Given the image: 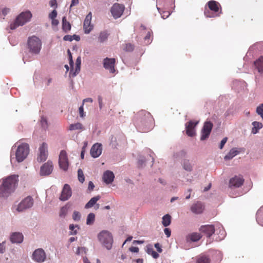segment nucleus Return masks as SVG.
I'll return each instance as SVG.
<instances>
[{"label":"nucleus","instance_id":"1","mask_svg":"<svg viewBox=\"0 0 263 263\" xmlns=\"http://www.w3.org/2000/svg\"><path fill=\"white\" fill-rule=\"evenodd\" d=\"M154 120L149 112L141 110L136 116L135 122L137 129L141 132H147L153 127Z\"/></svg>","mask_w":263,"mask_h":263},{"label":"nucleus","instance_id":"2","mask_svg":"<svg viewBox=\"0 0 263 263\" xmlns=\"http://www.w3.org/2000/svg\"><path fill=\"white\" fill-rule=\"evenodd\" d=\"M18 175H13L3 179L0 181V197L8 198L14 192L18 182Z\"/></svg>","mask_w":263,"mask_h":263},{"label":"nucleus","instance_id":"3","mask_svg":"<svg viewBox=\"0 0 263 263\" xmlns=\"http://www.w3.org/2000/svg\"><path fill=\"white\" fill-rule=\"evenodd\" d=\"M18 143L14 144L12 147L11 151H13L14 149L17 147L15 150V159L18 162H23L27 157L29 152V146L27 143H21L17 146Z\"/></svg>","mask_w":263,"mask_h":263},{"label":"nucleus","instance_id":"4","mask_svg":"<svg viewBox=\"0 0 263 263\" xmlns=\"http://www.w3.org/2000/svg\"><path fill=\"white\" fill-rule=\"evenodd\" d=\"M97 238L101 245L107 250H110L114 242L112 234L107 230H102L97 235Z\"/></svg>","mask_w":263,"mask_h":263},{"label":"nucleus","instance_id":"5","mask_svg":"<svg viewBox=\"0 0 263 263\" xmlns=\"http://www.w3.org/2000/svg\"><path fill=\"white\" fill-rule=\"evenodd\" d=\"M32 17V14L29 11L22 12L15 19L13 23L10 25V28L12 30L15 29L17 27L23 26L26 23L30 21Z\"/></svg>","mask_w":263,"mask_h":263},{"label":"nucleus","instance_id":"6","mask_svg":"<svg viewBox=\"0 0 263 263\" xmlns=\"http://www.w3.org/2000/svg\"><path fill=\"white\" fill-rule=\"evenodd\" d=\"M27 45L31 53L38 54L41 50L42 44L38 37L32 36L28 38Z\"/></svg>","mask_w":263,"mask_h":263},{"label":"nucleus","instance_id":"7","mask_svg":"<svg viewBox=\"0 0 263 263\" xmlns=\"http://www.w3.org/2000/svg\"><path fill=\"white\" fill-rule=\"evenodd\" d=\"M34 203L33 199L30 196H27L24 199L17 205L12 207V210L14 212L15 211L17 212H22L28 209L31 208Z\"/></svg>","mask_w":263,"mask_h":263},{"label":"nucleus","instance_id":"8","mask_svg":"<svg viewBox=\"0 0 263 263\" xmlns=\"http://www.w3.org/2000/svg\"><path fill=\"white\" fill-rule=\"evenodd\" d=\"M125 7L123 5L115 3L111 8L110 12L115 19H117L121 16L124 11Z\"/></svg>","mask_w":263,"mask_h":263},{"label":"nucleus","instance_id":"9","mask_svg":"<svg viewBox=\"0 0 263 263\" xmlns=\"http://www.w3.org/2000/svg\"><path fill=\"white\" fill-rule=\"evenodd\" d=\"M59 163L60 168L66 171L68 168L69 163L66 151H61L59 155Z\"/></svg>","mask_w":263,"mask_h":263},{"label":"nucleus","instance_id":"10","mask_svg":"<svg viewBox=\"0 0 263 263\" xmlns=\"http://www.w3.org/2000/svg\"><path fill=\"white\" fill-rule=\"evenodd\" d=\"M48 157V145L43 142L39 147V155L37 160L39 162L46 161Z\"/></svg>","mask_w":263,"mask_h":263},{"label":"nucleus","instance_id":"11","mask_svg":"<svg viewBox=\"0 0 263 263\" xmlns=\"http://www.w3.org/2000/svg\"><path fill=\"white\" fill-rule=\"evenodd\" d=\"M46 253L43 249H36L33 253L32 259L38 263H42L45 260Z\"/></svg>","mask_w":263,"mask_h":263},{"label":"nucleus","instance_id":"12","mask_svg":"<svg viewBox=\"0 0 263 263\" xmlns=\"http://www.w3.org/2000/svg\"><path fill=\"white\" fill-rule=\"evenodd\" d=\"M213 124L210 121H206L201 130V136L200 140L203 141L207 139L212 130Z\"/></svg>","mask_w":263,"mask_h":263},{"label":"nucleus","instance_id":"13","mask_svg":"<svg viewBox=\"0 0 263 263\" xmlns=\"http://www.w3.org/2000/svg\"><path fill=\"white\" fill-rule=\"evenodd\" d=\"M53 164L51 161H48L44 163L40 168L41 176H48L50 175L53 171Z\"/></svg>","mask_w":263,"mask_h":263},{"label":"nucleus","instance_id":"14","mask_svg":"<svg viewBox=\"0 0 263 263\" xmlns=\"http://www.w3.org/2000/svg\"><path fill=\"white\" fill-rule=\"evenodd\" d=\"M215 224H208L202 226L200 228V231L204 234L207 237H210L215 232Z\"/></svg>","mask_w":263,"mask_h":263},{"label":"nucleus","instance_id":"15","mask_svg":"<svg viewBox=\"0 0 263 263\" xmlns=\"http://www.w3.org/2000/svg\"><path fill=\"white\" fill-rule=\"evenodd\" d=\"M71 195L72 191L70 186L68 184H64L60 197V200L66 201L70 198Z\"/></svg>","mask_w":263,"mask_h":263},{"label":"nucleus","instance_id":"16","mask_svg":"<svg viewBox=\"0 0 263 263\" xmlns=\"http://www.w3.org/2000/svg\"><path fill=\"white\" fill-rule=\"evenodd\" d=\"M244 182V179L241 176H235L232 178L229 181V187L231 189L239 187Z\"/></svg>","mask_w":263,"mask_h":263},{"label":"nucleus","instance_id":"17","mask_svg":"<svg viewBox=\"0 0 263 263\" xmlns=\"http://www.w3.org/2000/svg\"><path fill=\"white\" fill-rule=\"evenodd\" d=\"M198 124V121H190L185 124V129L186 134L190 137L195 135V128Z\"/></svg>","mask_w":263,"mask_h":263},{"label":"nucleus","instance_id":"18","mask_svg":"<svg viewBox=\"0 0 263 263\" xmlns=\"http://www.w3.org/2000/svg\"><path fill=\"white\" fill-rule=\"evenodd\" d=\"M115 59L106 58L103 60V66L106 69H108L110 73H114Z\"/></svg>","mask_w":263,"mask_h":263},{"label":"nucleus","instance_id":"19","mask_svg":"<svg viewBox=\"0 0 263 263\" xmlns=\"http://www.w3.org/2000/svg\"><path fill=\"white\" fill-rule=\"evenodd\" d=\"M215 232L217 237L215 238L216 241H220L224 239L226 235L225 230H224L222 226L219 223L215 224Z\"/></svg>","mask_w":263,"mask_h":263},{"label":"nucleus","instance_id":"20","mask_svg":"<svg viewBox=\"0 0 263 263\" xmlns=\"http://www.w3.org/2000/svg\"><path fill=\"white\" fill-rule=\"evenodd\" d=\"M92 15L91 13L89 12L86 16L84 21L83 29L85 33L88 34L91 31L93 26L91 24Z\"/></svg>","mask_w":263,"mask_h":263},{"label":"nucleus","instance_id":"21","mask_svg":"<svg viewBox=\"0 0 263 263\" xmlns=\"http://www.w3.org/2000/svg\"><path fill=\"white\" fill-rule=\"evenodd\" d=\"M102 151V145L100 143L94 144L90 149V155L92 157L96 158L99 157Z\"/></svg>","mask_w":263,"mask_h":263},{"label":"nucleus","instance_id":"22","mask_svg":"<svg viewBox=\"0 0 263 263\" xmlns=\"http://www.w3.org/2000/svg\"><path fill=\"white\" fill-rule=\"evenodd\" d=\"M24 240V236L21 232H13L10 236V240L12 243H21Z\"/></svg>","mask_w":263,"mask_h":263},{"label":"nucleus","instance_id":"23","mask_svg":"<svg viewBox=\"0 0 263 263\" xmlns=\"http://www.w3.org/2000/svg\"><path fill=\"white\" fill-rule=\"evenodd\" d=\"M204 210L203 204L199 201L194 203L191 207V211L194 214H199L202 213Z\"/></svg>","mask_w":263,"mask_h":263},{"label":"nucleus","instance_id":"24","mask_svg":"<svg viewBox=\"0 0 263 263\" xmlns=\"http://www.w3.org/2000/svg\"><path fill=\"white\" fill-rule=\"evenodd\" d=\"M115 178L113 172L110 171H105L103 176V179L106 184H110L114 181Z\"/></svg>","mask_w":263,"mask_h":263},{"label":"nucleus","instance_id":"25","mask_svg":"<svg viewBox=\"0 0 263 263\" xmlns=\"http://www.w3.org/2000/svg\"><path fill=\"white\" fill-rule=\"evenodd\" d=\"M207 5L209 9L214 13L217 12L219 10V7H220L219 3L213 0L210 1Z\"/></svg>","mask_w":263,"mask_h":263},{"label":"nucleus","instance_id":"26","mask_svg":"<svg viewBox=\"0 0 263 263\" xmlns=\"http://www.w3.org/2000/svg\"><path fill=\"white\" fill-rule=\"evenodd\" d=\"M254 66L258 72L263 73V57H260L254 62Z\"/></svg>","mask_w":263,"mask_h":263},{"label":"nucleus","instance_id":"27","mask_svg":"<svg viewBox=\"0 0 263 263\" xmlns=\"http://www.w3.org/2000/svg\"><path fill=\"white\" fill-rule=\"evenodd\" d=\"M239 153V152L237 149L236 148H232L228 154H227L224 159L225 160H229L233 158L235 156L237 155Z\"/></svg>","mask_w":263,"mask_h":263},{"label":"nucleus","instance_id":"28","mask_svg":"<svg viewBox=\"0 0 263 263\" xmlns=\"http://www.w3.org/2000/svg\"><path fill=\"white\" fill-rule=\"evenodd\" d=\"M253 127L252 128L251 133L253 134H256L258 132V130L262 128L263 125L261 122L257 121H254L252 123Z\"/></svg>","mask_w":263,"mask_h":263},{"label":"nucleus","instance_id":"29","mask_svg":"<svg viewBox=\"0 0 263 263\" xmlns=\"http://www.w3.org/2000/svg\"><path fill=\"white\" fill-rule=\"evenodd\" d=\"M201 236L200 234L198 233H193L187 236L186 239L187 241L196 242L198 241Z\"/></svg>","mask_w":263,"mask_h":263},{"label":"nucleus","instance_id":"30","mask_svg":"<svg viewBox=\"0 0 263 263\" xmlns=\"http://www.w3.org/2000/svg\"><path fill=\"white\" fill-rule=\"evenodd\" d=\"M101 197L98 195L92 198L85 205V209H89L94 206Z\"/></svg>","mask_w":263,"mask_h":263},{"label":"nucleus","instance_id":"31","mask_svg":"<svg viewBox=\"0 0 263 263\" xmlns=\"http://www.w3.org/2000/svg\"><path fill=\"white\" fill-rule=\"evenodd\" d=\"M62 29L66 33L68 32L71 29V25L67 21L65 16H64L62 18Z\"/></svg>","mask_w":263,"mask_h":263},{"label":"nucleus","instance_id":"32","mask_svg":"<svg viewBox=\"0 0 263 263\" xmlns=\"http://www.w3.org/2000/svg\"><path fill=\"white\" fill-rule=\"evenodd\" d=\"M146 252L148 254L151 255L154 258H157L159 255L158 253L154 250L152 245H149L146 246Z\"/></svg>","mask_w":263,"mask_h":263},{"label":"nucleus","instance_id":"33","mask_svg":"<svg viewBox=\"0 0 263 263\" xmlns=\"http://www.w3.org/2000/svg\"><path fill=\"white\" fill-rule=\"evenodd\" d=\"M171 222V216L169 214H166L162 217V223L164 227L168 226Z\"/></svg>","mask_w":263,"mask_h":263},{"label":"nucleus","instance_id":"34","mask_svg":"<svg viewBox=\"0 0 263 263\" xmlns=\"http://www.w3.org/2000/svg\"><path fill=\"white\" fill-rule=\"evenodd\" d=\"M84 130V127L83 125L80 123H77L74 124H71L69 126V130Z\"/></svg>","mask_w":263,"mask_h":263},{"label":"nucleus","instance_id":"35","mask_svg":"<svg viewBox=\"0 0 263 263\" xmlns=\"http://www.w3.org/2000/svg\"><path fill=\"white\" fill-rule=\"evenodd\" d=\"M108 33L106 31L101 32L99 36V41L101 43L106 41L108 38Z\"/></svg>","mask_w":263,"mask_h":263},{"label":"nucleus","instance_id":"36","mask_svg":"<svg viewBox=\"0 0 263 263\" xmlns=\"http://www.w3.org/2000/svg\"><path fill=\"white\" fill-rule=\"evenodd\" d=\"M95 220V215L92 213L88 214L86 219V224L87 225H92Z\"/></svg>","mask_w":263,"mask_h":263},{"label":"nucleus","instance_id":"37","mask_svg":"<svg viewBox=\"0 0 263 263\" xmlns=\"http://www.w3.org/2000/svg\"><path fill=\"white\" fill-rule=\"evenodd\" d=\"M182 166L183 169L187 172L192 171V166L189 160H184L183 162Z\"/></svg>","mask_w":263,"mask_h":263},{"label":"nucleus","instance_id":"38","mask_svg":"<svg viewBox=\"0 0 263 263\" xmlns=\"http://www.w3.org/2000/svg\"><path fill=\"white\" fill-rule=\"evenodd\" d=\"M69 207L67 205L64 206L61 208L59 216L61 218H65L68 212Z\"/></svg>","mask_w":263,"mask_h":263},{"label":"nucleus","instance_id":"39","mask_svg":"<svg viewBox=\"0 0 263 263\" xmlns=\"http://www.w3.org/2000/svg\"><path fill=\"white\" fill-rule=\"evenodd\" d=\"M80 227L78 225H74L73 224H71L69 226V234L74 235L77 234V229H79Z\"/></svg>","mask_w":263,"mask_h":263},{"label":"nucleus","instance_id":"40","mask_svg":"<svg viewBox=\"0 0 263 263\" xmlns=\"http://www.w3.org/2000/svg\"><path fill=\"white\" fill-rule=\"evenodd\" d=\"M197 263H209L210 259L205 255H202L199 256L197 260Z\"/></svg>","mask_w":263,"mask_h":263},{"label":"nucleus","instance_id":"41","mask_svg":"<svg viewBox=\"0 0 263 263\" xmlns=\"http://www.w3.org/2000/svg\"><path fill=\"white\" fill-rule=\"evenodd\" d=\"M78 177L79 181L83 183L85 180V177L82 169L79 168L78 171Z\"/></svg>","mask_w":263,"mask_h":263},{"label":"nucleus","instance_id":"42","mask_svg":"<svg viewBox=\"0 0 263 263\" xmlns=\"http://www.w3.org/2000/svg\"><path fill=\"white\" fill-rule=\"evenodd\" d=\"M81 214L80 212L74 211L72 215V219L76 221H78L81 219Z\"/></svg>","mask_w":263,"mask_h":263},{"label":"nucleus","instance_id":"43","mask_svg":"<svg viewBox=\"0 0 263 263\" xmlns=\"http://www.w3.org/2000/svg\"><path fill=\"white\" fill-rule=\"evenodd\" d=\"M204 15L206 17L212 18L215 17L217 16H219L218 14H214L213 13H211L209 10H205L204 11Z\"/></svg>","mask_w":263,"mask_h":263},{"label":"nucleus","instance_id":"44","mask_svg":"<svg viewBox=\"0 0 263 263\" xmlns=\"http://www.w3.org/2000/svg\"><path fill=\"white\" fill-rule=\"evenodd\" d=\"M110 144L111 145L112 147H116L118 144L117 143V139L116 137L111 136L110 137Z\"/></svg>","mask_w":263,"mask_h":263},{"label":"nucleus","instance_id":"45","mask_svg":"<svg viewBox=\"0 0 263 263\" xmlns=\"http://www.w3.org/2000/svg\"><path fill=\"white\" fill-rule=\"evenodd\" d=\"M146 160L142 156H140L138 159V165L140 167H143L144 165Z\"/></svg>","mask_w":263,"mask_h":263},{"label":"nucleus","instance_id":"46","mask_svg":"<svg viewBox=\"0 0 263 263\" xmlns=\"http://www.w3.org/2000/svg\"><path fill=\"white\" fill-rule=\"evenodd\" d=\"M124 49L126 51H128V52L132 51L134 50V46L130 43L126 44H125Z\"/></svg>","mask_w":263,"mask_h":263},{"label":"nucleus","instance_id":"47","mask_svg":"<svg viewBox=\"0 0 263 263\" xmlns=\"http://www.w3.org/2000/svg\"><path fill=\"white\" fill-rule=\"evenodd\" d=\"M67 52H68V58H69V61L70 66L71 67H73V65H74V63H73V60H72V54H71V53L70 52V51L69 49L68 50Z\"/></svg>","mask_w":263,"mask_h":263},{"label":"nucleus","instance_id":"48","mask_svg":"<svg viewBox=\"0 0 263 263\" xmlns=\"http://www.w3.org/2000/svg\"><path fill=\"white\" fill-rule=\"evenodd\" d=\"M86 249L84 247H78L77 248L76 254L77 255H80L82 253H86Z\"/></svg>","mask_w":263,"mask_h":263},{"label":"nucleus","instance_id":"49","mask_svg":"<svg viewBox=\"0 0 263 263\" xmlns=\"http://www.w3.org/2000/svg\"><path fill=\"white\" fill-rule=\"evenodd\" d=\"M41 124L43 128H46L47 127V122L46 119L43 117H41Z\"/></svg>","mask_w":263,"mask_h":263},{"label":"nucleus","instance_id":"50","mask_svg":"<svg viewBox=\"0 0 263 263\" xmlns=\"http://www.w3.org/2000/svg\"><path fill=\"white\" fill-rule=\"evenodd\" d=\"M151 33L150 32H148L146 35L144 37V41L146 44H149L151 42H149L150 37H151Z\"/></svg>","mask_w":263,"mask_h":263},{"label":"nucleus","instance_id":"51","mask_svg":"<svg viewBox=\"0 0 263 263\" xmlns=\"http://www.w3.org/2000/svg\"><path fill=\"white\" fill-rule=\"evenodd\" d=\"M228 140V138L227 137H225L222 139V140L220 142V145H219V148L222 149L224 144L227 142Z\"/></svg>","mask_w":263,"mask_h":263},{"label":"nucleus","instance_id":"52","mask_svg":"<svg viewBox=\"0 0 263 263\" xmlns=\"http://www.w3.org/2000/svg\"><path fill=\"white\" fill-rule=\"evenodd\" d=\"M5 242L0 243V253L3 254L5 251Z\"/></svg>","mask_w":263,"mask_h":263},{"label":"nucleus","instance_id":"53","mask_svg":"<svg viewBox=\"0 0 263 263\" xmlns=\"http://www.w3.org/2000/svg\"><path fill=\"white\" fill-rule=\"evenodd\" d=\"M57 15V12L55 10H53L50 14H49V18L50 19L55 18Z\"/></svg>","mask_w":263,"mask_h":263},{"label":"nucleus","instance_id":"54","mask_svg":"<svg viewBox=\"0 0 263 263\" xmlns=\"http://www.w3.org/2000/svg\"><path fill=\"white\" fill-rule=\"evenodd\" d=\"M98 100L99 108L101 109H102V108L103 107V99L101 97V96H98Z\"/></svg>","mask_w":263,"mask_h":263},{"label":"nucleus","instance_id":"55","mask_svg":"<svg viewBox=\"0 0 263 263\" xmlns=\"http://www.w3.org/2000/svg\"><path fill=\"white\" fill-rule=\"evenodd\" d=\"M171 14V12L169 11L163 12L161 16L162 18L165 19L167 18Z\"/></svg>","mask_w":263,"mask_h":263},{"label":"nucleus","instance_id":"56","mask_svg":"<svg viewBox=\"0 0 263 263\" xmlns=\"http://www.w3.org/2000/svg\"><path fill=\"white\" fill-rule=\"evenodd\" d=\"M72 35H65L64 36L63 40L64 41H66L71 42V41H72Z\"/></svg>","mask_w":263,"mask_h":263},{"label":"nucleus","instance_id":"57","mask_svg":"<svg viewBox=\"0 0 263 263\" xmlns=\"http://www.w3.org/2000/svg\"><path fill=\"white\" fill-rule=\"evenodd\" d=\"M10 11V9L7 8H4L2 10V14L4 16L6 15Z\"/></svg>","mask_w":263,"mask_h":263},{"label":"nucleus","instance_id":"58","mask_svg":"<svg viewBox=\"0 0 263 263\" xmlns=\"http://www.w3.org/2000/svg\"><path fill=\"white\" fill-rule=\"evenodd\" d=\"M72 69H71L70 72H69V77H76L78 73L75 72L73 70V67H71Z\"/></svg>","mask_w":263,"mask_h":263},{"label":"nucleus","instance_id":"59","mask_svg":"<svg viewBox=\"0 0 263 263\" xmlns=\"http://www.w3.org/2000/svg\"><path fill=\"white\" fill-rule=\"evenodd\" d=\"M154 246L159 253H161L162 252V249H161V246L159 243H155Z\"/></svg>","mask_w":263,"mask_h":263},{"label":"nucleus","instance_id":"60","mask_svg":"<svg viewBox=\"0 0 263 263\" xmlns=\"http://www.w3.org/2000/svg\"><path fill=\"white\" fill-rule=\"evenodd\" d=\"M164 232L165 234L166 235L167 237H169L171 234V231L168 228H165L164 230Z\"/></svg>","mask_w":263,"mask_h":263},{"label":"nucleus","instance_id":"61","mask_svg":"<svg viewBox=\"0 0 263 263\" xmlns=\"http://www.w3.org/2000/svg\"><path fill=\"white\" fill-rule=\"evenodd\" d=\"M79 111L80 117H83L84 116L83 104L79 107Z\"/></svg>","mask_w":263,"mask_h":263},{"label":"nucleus","instance_id":"62","mask_svg":"<svg viewBox=\"0 0 263 263\" xmlns=\"http://www.w3.org/2000/svg\"><path fill=\"white\" fill-rule=\"evenodd\" d=\"M129 251L132 252L137 253L139 251V248L136 247H131L129 248Z\"/></svg>","mask_w":263,"mask_h":263},{"label":"nucleus","instance_id":"63","mask_svg":"<svg viewBox=\"0 0 263 263\" xmlns=\"http://www.w3.org/2000/svg\"><path fill=\"white\" fill-rule=\"evenodd\" d=\"M81 57H78L76 60V66L81 67Z\"/></svg>","mask_w":263,"mask_h":263},{"label":"nucleus","instance_id":"64","mask_svg":"<svg viewBox=\"0 0 263 263\" xmlns=\"http://www.w3.org/2000/svg\"><path fill=\"white\" fill-rule=\"evenodd\" d=\"M95 187V185L92 181H89L88 183V190L89 191H92L93 190Z\"/></svg>","mask_w":263,"mask_h":263}]
</instances>
